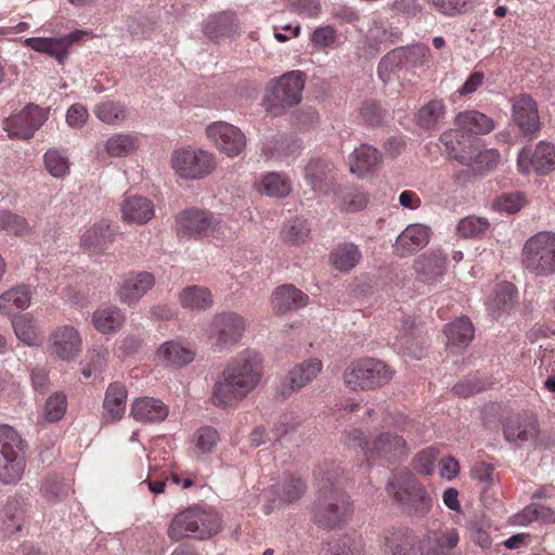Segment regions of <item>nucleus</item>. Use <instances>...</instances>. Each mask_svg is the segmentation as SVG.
I'll return each mask as SVG.
<instances>
[{"label": "nucleus", "instance_id": "1", "mask_svg": "<svg viewBox=\"0 0 555 555\" xmlns=\"http://www.w3.org/2000/svg\"><path fill=\"white\" fill-rule=\"evenodd\" d=\"M262 375L261 361L256 352L246 351L233 359L216 379L212 389V403L225 406L232 400H242L259 383Z\"/></svg>", "mask_w": 555, "mask_h": 555}, {"label": "nucleus", "instance_id": "2", "mask_svg": "<svg viewBox=\"0 0 555 555\" xmlns=\"http://www.w3.org/2000/svg\"><path fill=\"white\" fill-rule=\"evenodd\" d=\"M353 513L350 496L330 477L319 486L317 499L312 505V521L322 529L336 530L344 527Z\"/></svg>", "mask_w": 555, "mask_h": 555}, {"label": "nucleus", "instance_id": "3", "mask_svg": "<svg viewBox=\"0 0 555 555\" xmlns=\"http://www.w3.org/2000/svg\"><path fill=\"white\" fill-rule=\"evenodd\" d=\"M386 491L397 506L409 516L424 517L433 506L425 487L406 469H395L386 482Z\"/></svg>", "mask_w": 555, "mask_h": 555}, {"label": "nucleus", "instance_id": "4", "mask_svg": "<svg viewBox=\"0 0 555 555\" xmlns=\"http://www.w3.org/2000/svg\"><path fill=\"white\" fill-rule=\"evenodd\" d=\"M346 438L348 444L359 447L369 460L380 459L396 463L409 454L406 440L392 431H382L372 439H367L361 429H351L346 433Z\"/></svg>", "mask_w": 555, "mask_h": 555}, {"label": "nucleus", "instance_id": "5", "mask_svg": "<svg viewBox=\"0 0 555 555\" xmlns=\"http://www.w3.org/2000/svg\"><path fill=\"white\" fill-rule=\"evenodd\" d=\"M306 83V74L301 70L287 72L279 78L271 79L263 94V106L273 116H281L286 108L301 101Z\"/></svg>", "mask_w": 555, "mask_h": 555}, {"label": "nucleus", "instance_id": "6", "mask_svg": "<svg viewBox=\"0 0 555 555\" xmlns=\"http://www.w3.org/2000/svg\"><path fill=\"white\" fill-rule=\"evenodd\" d=\"M393 372L383 361L365 358L351 362L344 372V383L352 390H371L388 384Z\"/></svg>", "mask_w": 555, "mask_h": 555}, {"label": "nucleus", "instance_id": "7", "mask_svg": "<svg viewBox=\"0 0 555 555\" xmlns=\"http://www.w3.org/2000/svg\"><path fill=\"white\" fill-rule=\"evenodd\" d=\"M25 470L22 439L17 431L7 425L0 426V481L16 483Z\"/></svg>", "mask_w": 555, "mask_h": 555}, {"label": "nucleus", "instance_id": "8", "mask_svg": "<svg viewBox=\"0 0 555 555\" xmlns=\"http://www.w3.org/2000/svg\"><path fill=\"white\" fill-rule=\"evenodd\" d=\"M522 263L535 275L555 273V234L541 232L530 237L522 248Z\"/></svg>", "mask_w": 555, "mask_h": 555}, {"label": "nucleus", "instance_id": "9", "mask_svg": "<svg viewBox=\"0 0 555 555\" xmlns=\"http://www.w3.org/2000/svg\"><path fill=\"white\" fill-rule=\"evenodd\" d=\"M245 328V319L236 312L217 313L209 323L208 339L215 349L222 351L235 346Z\"/></svg>", "mask_w": 555, "mask_h": 555}, {"label": "nucleus", "instance_id": "10", "mask_svg": "<svg viewBox=\"0 0 555 555\" xmlns=\"http://www.w3.org/2000/svg\"><path fill=\"white\" fill-rule=\"evenodd\" d=\"M170 162L176 173L189 180L207 177L217 165L214 155L204 150H176Z\"/></svg>", "mask_w": 555, "mask_h": 555}, {"label": "nucleus", "instance_id": "11", "mask_svg": "<svg viewBox=\"0 0 555 555\" xmlns=\"http://www.w3.org/2000/svg\"><path fill=\"white\" fill-rule=\"evenodd\" d=\"M50 108L36 104L26 105L20 113L3 120V129L10 139L29 140L48 119Z\"/></svg>", "mask_w": 555, "mask_h": 555}, {"label": "nucleus", "instance_id": "12", "mask_svg": "<svg viewBox=\"0 0 555 555\" xmlns=\"http://www.w3.org/2000/svg\"><path fill=\"white\" fill-rule=\"evenodd\" d=\"M503 436L507 443L520 448L534 442L540 433L537 416L531 412L514 413L502 421Z\"/></svg>", "mask_w": 555, "mask_h": 555}, {"label": "nucleus", "instance_id": "13", "mask_svg": "<svg viewBox=\"0 0 555 555\" xmlns=\"http://www.w3.org/2000/svg\"><path fill=\"white\" fill-rule=\"evenodd\" d=\"M206 134L216 147L229 157L240 155L246 147V137L243 131L227 121H215L208 125Z\"/></svg>", "mask_w": 555, "mask_h": 555}, {"label": "nucleus", "instance_id": "14", "mask_svg": "<svg viewBox=\"0 0 555 555\" xmlns=\"http://www.w3.org/2000/svg\"><path fill=\"white\" fill-rule=\"evenodd\" d=\"M336 167L327 158L314 157L311 158L305 166V180L310 188L320 194L326 195L335 191L336 183Z\"/></svg>", "mask_w": 555, "mask_h": 555}, {"label": "nucleus", "instance_id": "15", "mask_svg": "<svg viewBox=\"0 0 555 555\" xmlns=\"http://www.w3.org/2000/svg\"><path fill=\"white\" fill-rule=\"evenodd\" d=\"M380 543L385 555H422L420 538L406 527L385 530Z\"/></svg>", "mask_w": 555, "mask_h": 555}, {"label": "nucleus", "instance_id": "16", "mask_svg": "<svg viewBox=\"0 0 555 555\" xmlns=\"http://www.w3.org/2000/svg\"><path fill=\"white\" fill-rule=\"evenodd\" d=\"M321 369L322 362L318 359H310L296 365L276 386V396L282 400L289 398L294 392L311 383Z\"/></svg>", "mask_w": 555, "mask_h": 555}, {"label": "nucleus", "instance_id": "17", "mask_svg": "<svg viewBox=\"0 0 555 555\" xmlns=\"http://www.w3.org/2000/svg\"><path fill=\"white\" fill-rule=\"evenodd\" d=\"M518 168L526 173L532 168L537 173L544 175L555 169V145L540 142L531 153L524 149L518 155Z\"/></svg>", "mask_w": 555, "mask_h": 555}, {"label": "nucleus", "instance_id": "18", "mask_svg": "<svg viewBox=\"0 0 555 555\" xmlns=\"http://www.w3.org/2000/svg\"><path fill=\"white\" fill-rule=\"evenodd\" d=\"M85 31L75 30L69 35L61 38H42L35 37L25 40V46L40 53H47L63 63L67 59L69 47L82 39Z\"/></svg>", "mask_w": 555, "mask_h": 555}, {"label": "nucleus", "instance_id": "19", "mask_svg": "<svg viewBox=\"0 0 555 555\" xmlns=\"http://www.w3.org/2000/svg\"><path fill=\"white\" fill-rule=\"evenodd\" d=\"M447 264V256L439 250L422 254L413 263L415 280L431 285L444 275Z\"/></svg>", "mask_w": 555, "mask_h": 555}, {"label": "nucleus", "instance_id": "20", "mask_svg": "<svg viewBox=\"0 0 555 555\" xmlns=\"http://www.w3.org/2000/svg\"><path fill=\"white\" fill-rule=\"evenodd\" d=\"M155 284L152 273L130 272L127 274L117 289L120 302L128 306L137 304Z\"/></svg>", "mask_w": 555, "mask_h": 555}, {"label": "nucleus", "instance_id": "21", "mask_svg": "<svg viewBox=\"0 0 555 555\" xmlns=\"http://www.w3.org/2000/svg\"><path fill=\"white\" fill-rule=\"evenodd\" d=\"M430 238V229L423 224L408 225L397 237L395 251L399 257H406L423 249Z\"/></svg>", "mask_w": 555, "mask_h": 555}, {"label": "nucleus", "instance_id": "22", "mask_svg": "<svg viewBox=\"0 0 555 555\" xmlns=\"http://www.w3.org/2000/svg\"><path fill=\"white\" fill-rule=\"evenodd\" d=\"M513 120L525 134H532L540 129L537 104L530 95L521 94L513 103Z\"/></svg>", "mask_w": 555, "mask_h": 555}, {"label": "nucleus", "instance_id": "23", "mask_svg": "<svg viewBox=\"0 0 555 555\" xmlns=\"http://www.w3.org/2000/svg\"><path fill=\"white\" fill-rule=\"evenodd\" d=\"M308 300V295L292 284L276 287L271 297L273 310L279 314L302 308L307 306Z\"/></svg>", "mask_w": 555, "mask_h": 555}, {"label": "nucleus", "instance_id": "24", "mask_svg": "<svg viewBox=\"0 0 555 555\" xmlns=\"http://www.w3.org/2000/svg\"><path fill=\"white\" fill-rule=\"evenodd\" d=\"M53 350L62 360H72L81 350V339L78 332L69 325L56 328L52 334Z\"/></svg>", "mask_w": 555, "mask_h": 555}, {"label": "nucleus", "instance_id": "25", "mask_svg": "<svg viewBox=\"0 0 555 555\" xmlns=\"http://www.w3.org/2000/svg\"><path fill=\"white\" fill-rule=\"evenodd\" d=\"M154 212L153 203L141 195H127L121 204V217L130 223L145 224Z\"/></svg>", "mask_w": 555, "mask_h": 555}, {"label": "nucleus", "instance_id": "26", "mask_svg": "<svg viewBox=\"0 0 555 555\" xmlns=\"http://www.w3.org/2000/svg\"><path fill=\"white\" fill-rule=\"evenodd\" d=\"M202 515L199 507H189L178 513L169 525L168 537L172 541H180L188 537L195 538V530H198L195 526L196 520H202L199 518Z\"/></svg>", "mask_w": 555, "mask_h": 555}, {"label": "nucleus", "instance_id": "27", "mask_svg": "<svg viewBox=\"0 0 555 555\" xmlns=\"http://www.w3.org/2000/svg\"><path fill=\"white\" fill-rule=\"evenodd\" d=\"M131 414L139 422L155 423L167 417L168 409L162 401L144 397L133 401Z\"/></svg>", "mask_w": 555, "mask_h": 555}, {"label": "nucleus", "instance_id": "28", "mask_svg": "<svg viewBox=\"0 0 555 555\" xmlns=\"http://www.w3.org/2000/svg\"><path fill=\"white\" fill-rule=\"evenodd\" d=\"M455 124L463 132L473 137L489 133L494 128L492 118L477 111L459 113Z\"/></svg>", "mask_w": 555, "mask_h": 555}, {"label": "nucleus", "instance_id": "29", "mask_svg": "<svg viewBox=\"0 0 555 555\" xmlns=\"http://www.w3.org/2000/svg\"><path fill=\"white\" fill-rule=\"evenodd\" d=\"M179 230L190 236L205 235L211 228L210 216L202 210H186L178 217Z\"/></svg>", "mask_w": 555, "mask_h": 555}, {"label": "nucleus", "instance_id": "30", "mask_svg": "<svg viewBox=\"0 0 555 555\" xmlns=\"http://www.w3.org/2000/svg\"><path fill=\"white\" fill-rule=\"evenodd\" d=\"M157 357L164 364L181 367L194 360L195 351L178 341H166L157 350Z\"/></svg>", "mask_w": 555, "mask_h": 555}, {"label": "nucleus", "instance_id": "31", "mask_svg": "<svg viewBox=\"0 0 555 555\" xmlns=\"http://www.w3.org/2000/svg\"><path fill=\"white\" fill-rule=\"evenodd\" d=\"M380 163V155L375 147L362 144L354 149L350 157V170L353 173L363 176L374 170Z\"/></svg>", "mask_w": 555, "mask_h": 555}, {"label": "nucleus", "instance_id": "32", "mask_svg": "<svg viewBox=\"0 0 555 555\" xmlns=\"http://www.w3.org/2000/svg\"><path fill=\"white\" fill-rule=\"evenodd\" d=\"M125 314L118 307H106L98 309L92 314V322L95 328L103 334H111L119 331L125 323Z\"/></svg>", "mask_w": 555, "mask_h": 555}, {"label": "nucleus", "instance_id": "33", "mask_svg": "<svg viewBox=\"0 0 555 555\" xmlns=\"http://www.w3.org/2000/svg\"><path fill=\"white\" fill-rule=\"evenodd\" d=\"M126 404V387L120 383H112L105 392L103 401L105 415L109 416L113 421L120 420L125 413Z\"/></svg>", "mask_w": 555, "mask_h": 555}, {"label": "nucleus", "instance_id": "34", "mask_svg": "<svg viewBox=\"0 0 555 555\" xmlns=\"http://www.w3.org/2000/svg\"><path fill=\"white\" fill-rule=\"evenodd\" d=\"M441 151L452 159L456 160L457 154L463 152V149L473 146L476 142V137L463 132L459 127L457 129L444 131L439 138Z\"/></svg>", "mask_w": 555, "mask_h": 555}, {"label": "nucleus", "instance_id": "35", "mask_svg": "<svg viewBox=\"0 0 555 555\" xmlns=\"http://www.w3.org/2000/svg\"><path fill=\"white\" fill-rule=\"evenodd\" d=\"M115 240V230L104 221L93 224L81 236V244L87 248L104 250Z\"/></svg>", "mask_w": 555, "mask_h": 555}, {"label": "nucleus", "instance_id": "36", "mask_svg": "<svg viewBox=\"0 0 555 555\" xmlns=\"http://www.w3.org/2000/svg\"><path fill=\"white\" fill-rule=\"evenodd\" d=\"M362 254L353 243L338 244L331 253L330 259L335 269L348 272L360 261Z\"/></svg>", "mask_w": 555, "mask_h": 555}, {"label": "nucleus", "instance_id": "37", "mask_svg": "<svg viewBox=\"0 0 555 555\" xmlns=\"http://www.w3.org/2000/svg\"><path fill=\"white\" fill-rule=\"evenodd\" d=\"M459 532L456 529H450L443 532L435 533L427 539L422 555H450V551L459 544Z\"/></svg>", "mask_w": 555, "mask_h": 555}, {"label": "nucleus", "instance_id": "38", "mask_svg": "<svg viewBox=\"0 0 555 555\" xmlns=\"http://www.w3.org/2000/svg\"><path fill=\"white\" fill-rule=\"evenodd\" d=\"M257 191L270 197H286L292 191L291 180L278 172L264 175L257 183Z\"/></svg>", "mask_w": 555, "mask_h": 555}, {"label": "nucleus", "instance_id": "39", "mask_svg": "<svg viewBox=\"0 0 555 555\" xmlns=\"http://www.w3.org/2000/svg\"><path fill=\"white\" fill-rule=\"evenodd\" d=\"M30 291L26 285H18L0 295V313L10 314L15 309L23 310L30 305Z\"/></svg>", "mask_w": 555, "mask_h": 555}, {"label": "nucleus", "instance_id": "40", "mask_svg": "<svg viewBox=\"0 0 555 555\" xmlns=\"http://www.w3.org/2000/svg\"><path fill=\"white\" fill-rule=\"evenodd\" d=\"M448 346H467L474 338L475 328L467 317H461L444 328Z\"/></svg>", "mask_w": 555, "mask_h": 555}, {"label": "nucleus", "instance_id": "41", "mask_svg": "<svg viewBox=\"0 0 555 555\" xmlns=\"http://www.w3.org/2000/svg\"><path fill=\"white\" fill-rule=\"evenodd\" d=\"M334 202L344 211L357 212L364 209L369 203L367 194L357 189L341 190L339 186L333 191Z\"/></svg>", "mask_w": 555, "mask_h": 555}, {"label": "nucleus", "instance_id": "42", "mask_svg": "<svg viewBox=\"0 0 555 555\" xmlns=\"http://www.w3.org/2000/svg\"><path fill=\"white\" fill-rule=\"evenodd\" d=\"M182 307L191 310H206L212 305V297L208 288L191 285L183 288L179 295Z\"/></svg>", "mask_w": 555, "mask_h": 555}, {"label": "nucleus", "instance_id": "43", "mask_svg": "<svg viewBox=\"0 0 555 555\" xmlns=\"http://www.w3.org/2000/svg\"><path fill=\"white\" fill-rule=\"evenodd\" d=\"M235 31V18L231 13H221L210 17L204 25V33L210 40H219Z\"/></svg>", "mask_w": 555, "mask_h": 555}, {"label": "nucleus", "instance_id": "44", "mask_svg": "<svg viewBox=\"0 0 555 555\" xmlns=\"http://www.w3.org/2000/svg\"><path fill=\"white\" fill-rule=\"evenodd\" d=\"M137 149V137L129 133H116L105 141L103 151L109 157H126Z\"/></svg>", "mask_w": 555, "mask_h": 555}, {"label": "nucleus", "instance_id": "45", "mask_svg": "<svg viewBox=\"0 0 555 555\" xmlns=\"http://www.w3.org/2000/svg\"><path fill=\"white\" fill-rule=\"evenodd\" d=\"M24 513L23 501L16 496L9 498L0 511L5 529L12 533L21 531Z\"/></svg>", "mask_w": 555, "mask_h": 555}, {"label": "nucleus", "instance_id": "46", "mask_svg": "<svg viewBox=\"0 0 555 555\" xmlns=\"http://www.w3.org/2000/svg\"><path fill=\"white\" fill-rule=\"evenodd\" d=\"M515 524L525 526L532 521L555 524V512L542 504H530L515 515Z\"/></svg>", "mask_w": 555, "mask_h": 555}, {"label": "nucleus", "instance_id": "47", "mask_svg": "<svg viewBox=\"0 0 555 555\" xmlns=\"http://www.w3.org/2000/svg\"><path fill=\"white\" fill-rule=\"evenodd\" d=\"M446 114L441 100H431L423 105L416 115L417 124L424 129L434 128Z\"/></svg>", "mask_w": 555, "mask_h": 555}, {"label": "nucleus", "instance_id": "48", "mask_svg": "<svg viewBox=\"0 0 555 555\" xmlns=\"http://www.w3.org/2000/svg\"><path fill=\"white\" fill-rule=\"evenodd\" d=\"M310 227L307 220L295 218L282 229V238L291 245L304 244L310 236Z\"/></svg>", "mask_w": 555, "mask_h": 555}, {"label": "nucleus", "instance_id": "49", "mask_svg": "<svg viewBox=\"0 0 555 555\" xmlns=\"http://www.w3.org/2000/svg\"><path fill=\"white\" fill-rule=\"evenodd\" d=\"M95 116L107 125H118L127 118V109L119 102L105 101L94 107Z\"/></svg>", "mask_w": 555, "mask_h": 555}, {"label": "nucleus", "instance_id": "50", "mask_svg": "<svg viewBox=\"0 0 555 555\" xmlns=\"http://www.w3.org/2000/svg\"><path fill=\"white\" fill-rule=\"evenodd\" d=\"M489 225L483 217L467 216L459 221L456 232L463 238H476L485 234Z\"/></svg>", "mask_w": 555, "mask_h": 555}, {"label": "nucleus", "instance_id": "51", "mask_svg": "<svg viewBox=\"0 0 555 555\" xmlns=\"http://www.w3.org/2000/svg\"><path fill=\"white\" fill-rule=\"evenodd\" d=\"M367 38L374 44L387 47L397 43L401 38V33L390 25L375 22L367 31Z\"/></svg>", "mask_w": 555, "mask_h": 555}, {"label": "nucleus", "instance_id": "52", "mask_svg": "<svg viewBox=\"0 0 555 555\" xmlns=\"http://www.w3.org/2000/svg\"><path fill=\"white\" fill-rule=\"evenodd\" d=\"M13 328L17 338L28 346L37 345L38 327L36 323L26 314L16 317L13 322Z\"/></svg>", "mask_w": 555, "mask_h": 555}, {"label": "nucleus", "instance_id": "53", "mask_svg": "<svg viewBox=\"0 0 555 555\" xmlns=\"http://www.w3.org/2000/svg\"><path fill=\"white\" fill-rule=\"evenodd\" d=\"M405 50L404 47H398L387 53L378 64V75L387 81L390 78V74L393 73L402 64H405Z\"/></svg>", "mask_w": 555, "mask_h": 555}, {"label": "nucleus", "instance_id": "54", "mask_svg": "<svg viewBox=\"0 0 555 555\" xmlns=\"http://www.w3.org/2000/svg\"><path fill=\"white\" fill-rule=\"evenodd\" d=\"M67 400L63 392H55L47 399L43 418L49 423L60 421L66 412Z\"/></svg>", "mask_w": 555, "mask_h": 555}, {"label": "nucleus", "instance_id": "55", "mask_svg": "<svg viewBox=\"0 0 555 555\" xmlns=\"http://www.w3.org/2000/svg\"><path fill=\"white\" fill-rule=\"evenodd\" d=\"M0 229L22 235L29 232V224L24 217L2 210L0 211Z\"/></svg>", "mask_w": 555, "mask_h": 555}, {"label": "nucleus", "instance_id": "56", "mask_svg": "<svg viewBox=\"0 0 555 555\" xmlns=\"http://www.w3.org/2000/svg\"><path fill=\"white\" fill-rule=\"evenodd\" d=\"M500 163V154L494 149L480 150L474 154V164L469 167L476 172L492 170Z\"/></svg>", "mask_w": 555, "mask_h": 555}, {"label": "nucleus", "instance_id": "57", "mask_svg": "<svg viewBox=\"0 0 555 555\" xmlns=\"http://www.w3.org/2000/svg\"><path fill=\"white\" fill-rule=\"evenodd\" d=\"M306 490V483L301 478L288 476L284 479L280 496L284 502L292 503L299 500L305 494Z\"/></svg>", "mask_w": 555, "mask_h": 555}, {"label": "nucleus", "instance_id": "58", "mask_svg": "<svg viewBox=\"0 0 555 555\" xmlns=\"http://www.w3.org/2000/svg\"><path fill=\"white\" fill-rule=\"evenodd\" d=\"M202 516L199 517L202 520H196V527L198 530H195V539L204 540L212 537L219 531L220 520L219 518L209 512L202 509Z\"/></svg>", "mask_w": 555, "mask_h": 555}, {"label": "nucleus", "instance_id": "59", "mask_svg": "<svg viewBox=\"0 0 555 555\" xmlns=\"http://www.w3.org/2000/svg\"><path fill=\"white\" fill-rule=\"evenodd\" d=\"M41 495L49 502H56L66 496L63 481L57 476H47L40 487Z\"/></svg>", "mask_w": 555, "mask_h": 555}, {"label": "nucleus", "instance_id": "60", "mask_svg": "<svg viewBox=\"0 0 555 555\" xmlns=\"http://www.w3.org/2000/svg\"><path fill=\"white\" fill-rule=\"evenodd\" d=\"M323 555H359L354 541L347 535L330 541Z\"/></svg>", "mask_w": 555, "mask_h": 555}, {"label": "nucleus", "instance_id": "61", "mask_svg": "<svg viewBox=\"0 0 555 555\" xmlns=\"http://www.w3.org/2000/svg\"><path fill=\"white\" fill-rule=\"evenodd\" d=\"M218 440V431L212 427H202L195 435V446L201 453L211 452Z\"/></svg>", "mask_w": 555, "mask_h": 555}, {"label": "nucleus", "instance_id": "62", "mask_svg": "<svg viewBox=\"0 0 555 555\" xmlns=\"http://www.w3.org/2000/svg\"><path fill=\"white\" fill-rule=\"evenodd\" d=\"M44 164L47 170L53 177H63L68 172V160L57 151H48L44 154Z\"/></svg>", "mask_w": 555, "mask_h": 555}, {"label": "nucleus", "instance_id": "63", "mask_svg": "<svg viewBox=\"0 0 555 555\" xmlns=\"http://www.w3.org/2000/svg\"><path fill=\"white\" fill-rule=\"evenodd\" d=\"M360 113L364 122L372 127L382 125L385 118V111L375 100L365 101Z\"/></svg>", "mask_w": 555, "mask_h": 555}, {"label": "nucleus", "instance_id": "64", "mask_svg": "<svg viewBox=\"0 0 555 555\" xmlns=\"http://www.w3.org/2000/svg\"><path fill=\"white\" fill-rule=\"evenodd\" d=\"M524 204L525 198L520 193H508L498 197L493 205L500 211L515 214L520 210Z\"/></svg>", "mask_w": 555, "mask_h": 555}]
</instances>
